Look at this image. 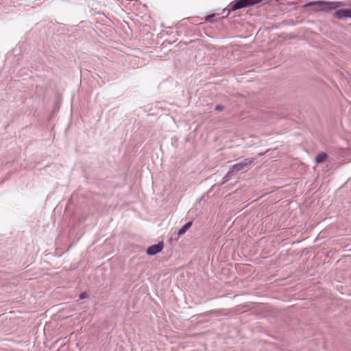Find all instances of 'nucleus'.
<instances>
[{
	"mask_svg": "<svg viewBox=\"0 0 351 351\" xmlns=\"http://www.w3.org/2000/svg\"><path fill=\"white\" fill-rule=\"evenodd\" d=\"M256 162V158H247L242 161L234 164L228 170L227 174L224 177L226 181L228 180L232 176L236 175L239 172L244 173L247 171Z\"/></svg>",
	"mask_w": 351,
	"mask_h": 351,
	"instance_id": "1",
	"label": "nucleus"
},
{
	"mask_svg": "<svg viewBox=\"0 0 351 351\" xmlns=\"http://www.w3.org/2000/svg\"><path fill=\"white\" fill-rule=\"evenodd\" d=\"M263 0H238L235 2V3L231 6V8L228 10V14L237 9H241L245 7H247L250 5H253L254 4L258 3L261 2Z\"/></svg>",
	"mask_w": 351,
	"mask_h": 351,
	"instance_id": "2",
	"label": "nucleus"
},
{
	"mask_svg": "<svg viewBox=\"0 0 351 351\" xmlns=\"http://www.w3.org/2000/svg\"><path fill=\"white\" fill-rule=\"evenodd\" d=\"M164 244L163 242H159L157 244L151 245L147 249V254L151 256L156 255L159 253L163 249Z\"/></svg>",
	"mask_w": 351,
	"mask_h": 351,
	"instance_id": "3",
	"label": "nucleus"
},
{
	"mask_svg": "<svg viewBox=\"0 0 351 351\" xmlns=\"http://www.w3.org/2000/svg\"><path fill=\"white\" fill-rule=\"evenodd\" d=\"M335 15L339 18H351V9H341L337 10Z\"/></svg>",
	"mask_w": 351,
	"mask_h": 351,
	"instance_id": "4",
	"label": "nucleus"
},
{
	"mask_svg": "<svg viewBox=\"0 0 351 351\" xmlns=\"http://www.w3.org/2000/svg\"><path fill=\"white\" fill-rule=\"evenodd\" d=\"M192 226V221L185 223L178 232V235H183Z\"/></svg>",
	"mask_w": 351,
	"mask_h": 351,
	"instance_id": "5",
	"label": "nucleus"
},
{
	"mask_svg": "<svg viewBox=\"0 0 351 351\" xmlns=\"http://www.w3.org/2000/svg\"><path fill=\"white\" fill-rule=\"evenodd\" d=\"M327 157H328L327 154H326L324 152L319 153V154L317 155V156L315 158V161L317 163L323 162L324 161H325V160L327 158Z\"/></svg>",
	"mask_w": 351,
	"mask_h": 351,
	"instance_id": "6",
	"label": "nucleus"
},
{
	"mask_svg": "<svg viewBox=\"0 0 351 351\" xmlns=\"http://www.w3.org/2000/svg\"><path fill=\"white\" fill-rule=\"evenodd\" d=\"M88 297V295L86 292H83L80 295V299H85Z\"/></svg>",
	"mask_w": 351,
	"mask_h": 351,
	"instance_id": "7",
	"label": "nucleus"
},
{
	"mask_svg": "<svg viewBox=\"0 0 351 351\" xmlns=\"http://www.w3.org/2000/svg\"><path fill=\"white\" fill-rule=\"evenodd\" d=\"M223 109V106H220V105H217L215 107V110H217V111L222 110Z\"/></svg>",
	"mask_w": 351,
	"mask_h": 351,
	"instance_id": "8",
	"label": "nucleus"
},
{
	"mask_svg": "<svg viewBox=\"0 0 351 351\" xmlns=\"http://www.w3.org/2000/svg\"><path fill=\"white\" fill-rule=\"evenodd\" d=\"M214 17H215V16H214V15L209 16L208 17V19H207V20H208V21H210V22H213L212 19H213V18H214Z\"/></svg>",
	"mask_w": 351,
	"mask_h": 351,
	"instance_id": "9",
	"label": "nucleus"
},
{
	"mask_svg": "<svg viewBox=\"0 0 351 351\" xmlns=\"http://www.w3.org/2000/svg\"><path fill=\"white\" fill-rule=\"evenodd\" d=\"M324 3L323 1H316V2H313V3H311V4H322Z\"/></svg>",
	"mask_w": 351,
	"mask_h": 351,
	"instance_id": "10",
	"label": "nucleus"
}]
</instances>
